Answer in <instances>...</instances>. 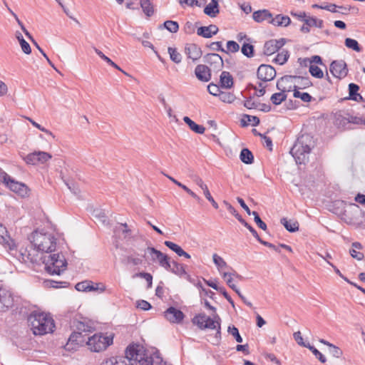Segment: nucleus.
Instances as JSON below:
<instances>
[{
	"label": "nucleus",
	"instance_id": "obj_1",
	"mask_svg": "<svg viewBox=\"0 0 365 365\" xmlns=\"http://www.w3.org/2000/svg\"><path fill=\"white\" fill-rule=\"evenodd\" d=\"M314 147L313 137L309 134H302L297 139L290 153L297 164H305L308 161L309 155Z\"/></svg>",
	"mask_w": 365,
	"mask_h": 365
},
{
	"label": "nucleus",
	"instance_id": "obj_2",
	"mask_svg": "<svg viewBox=\"0 0 365 365\" xmlns=\"http://www.w3.org/2000/svg\"><path fill=\"white\" fill-rule=\"evenodd\" d=\"M28 322L35 335H43L52 332L55 327L52 317L45 313H32L28 317Z\"/></svg>",
	"mask_w": 365,
	"mask_h": 365
},
{
	"label": "nucleus",
	"instance_id": "obj_3",
	"mask_svg": "<svg viewBox=\"0 0 365 365\" xmlns=\"http://www.w3.org/2000/svg\"><path fill=\"white\" fill-rule=\"evenodd\" d=\"M29 240L32 246L41 252H52L56 250V239L51 233L34 232Z\"/></svg>",
	"mask_w": 365,
	"mask_h": 365
},
{
	"label": "nucleus",
	"instance_id": "obj_4",
	"mask_svg": "<svg viewBox=\"0 0 365 365\" xmlns=\"http://www.w3.org/2000/svg\"><path fill=\"white\" fill-rule=\"evenodd\" d=\"M46 271L51 274H61L67 266V262L63 255L53 254L44 257Z\"/></svg>",
	"mask_w": 365,
	"mask_h": 365
},
{
	"label": "nucleus",
	"instance_id": "obj_5",
	"mask_svg": "<svg viewBox=\"0 0 365 365\" xmlns=\"http://www.w3.org/2000/svg\"><path fill=\"white\" fill-rule=\"evenodd\" d=\"M220 319L216 315L213 319L207 317L205 314H199L194 317L192 323L197 325L200 329H216V337H220Z\"/></svg>",
	"mask_w": 365,
	"mask_h": 365
},
{
	"label": "nucleus",
	"instance_id": "obj_6",
	"mask_svg": "<svg viewBox=\"0 0 365 365\" xmlns=\"http://www.w3.org/2000/svg\"><path fill=\"white\" fill-rule=\"evenodd\" d=\"M111 344H113V336H105L103 334H96L91 337H88L86 341L89 349L94 352L105 350Z\"/></svg>",
	"mask_w": 365,
	"mask_h": 365
},
{
	"label": "nucleus",
	"instance_id": "obj_7",
	"mask_svg": "<svg viewBox=\"0 0 365 365\" xmlns=\"http://www.w3.org/2000/svg\"><path fill=\"white\" fill-rule=\"evenodd\" d=\"M144 257H150L152 262H158L159 265L164 269L170 268V258L154 247H148L145 250Z\"/></svg>",
	"mask_w": 365,
	"mask_h": 365
},
{
	"label": "nucleus",
	"instance_id": "obj_8",
	"mask_svg": "<svg viewBox=\"0 0 365 365\" xmlns=\"http://www.w3.org/2000/svg\"><path fill=\"white\" fill-rule=\"evenodd\" d=\"M145 356L143 346L139 344H133L127 347L125 356L123 358H127L134 365H137V363L141 365V361H143Z\"/></svg>",
	"mask_w": 365,
	"mask_h": 365
},
{
	"label": "nucleus",
	"instance_id": "obj_9",
	"mask_svg": "<svg viewBox=\"0 0 365 365\" xmlns=\"http://www.w3.org/2000/svg\"><path fill=\"white\" fill-rule=\"evenodd\" d=\"M51 155L43 151H36L28 154L24 158L27 164L36 165L38 163H44L51 158Z\"/></svg>",
	"mask_w": 365,
	"mask_h": 365
},
{
	"label": "nucleus",
	"instance_id": "obj_10",
	"mask_svg": "<svg viewBox=\"0 0 365 365\" xmlns=\"http://www.w3.org/2000/svg\"><path fill=\"white\" fill-rule=\"evenodd\" d=\"M331 73L339 79L345 78L348 73V68L344 61H334L329 67Z\"/></svg>",
	"mask_w": 365,
	"mask_h": 365
},
{
	"label": "nucleus",
	"instance_id": "obj_11",
	"mask_svg": "<svg viewBox=\"0 0 365 365\" xmlns=\"http://www.w3.org/2000/svg\"><path fill=\"white\" fill-rule=\"evenodd\" d=\"M4 178H4V184L11 191L22 197H24L28 194V188L24 184L14 180L9 175H4Z\"/></svg>",
	"mask_w": 365,
	"mask_h": 365
},
{
	"label": "nucleus",
	"instance_id": "obj_12",
	"mask_svg": "<svg viewBox=\"0 0 365 365\" xmlns=\"http://www.w3.org/2000/svg\"><path fill=\"white\" fill-rule=\"evenodd\" d=\"M13 294L6 288L0 287V312H6L14 304Z\"/></svg>",
	"mask_w": 365,
	"mask_h": 365
},
{
	"label": "nucleus",
	"instance_id": "obj_13",
	"mask_svg": "<svg viewBox=\"0 0 365 365\" xmlns=\"http://www.w3.org/2000/svg\"><path fill=\"white\" fill-rule=\"evenodd\" d=\"M257 76L264 82L270 81L276 76V71L272 66L262 64L257 69Z\"/></svg>",
	"mask_w": 365,
	"mask_h": 365
},
{
	"label": "nucleus",
	"instance_id": "obj_14",
	"mask_svg": "<svg viewBox=\"0 0 365 365\" xmlns=\"http://www.w3.org/2000/svg\"><path fill=\"white\" fill-rule=\"evenodd\" d=\"M0 245H2L8 252H12L15 250V242L8 235L6 228L2 224H0Z\"/></svg>",
	"mask_w": 365,
	"mask_h": 365
},
{
	"label": "nucleus",
	"instance_id": "obj_15",
	"mask_svg": "<svg viewBox=\"0 0 365 365\" xmlns=\"http://www.w3.org/2000/svg\"><path fill=\"white\" fill-rule=\"evenodd\" d=\"M88 341V337L86 334H82L81 331H74L68 338V341L66 344L68 349H74V347H70V345H79L83 346V344H86V341Z\"/></svg>",
	"mask_w": 365,
	"mask_h": 365
},
{
	"label": "nucleus",
	"instance_id": "obj_16",
	"mask_svg": "<svg viewBox=\"0 0 365 365\" xmlns=\"http://www.w3.org/2000/svg\"><path fill=\"white\" fill-rule=\"evenodd\" d=\"M184 314L180 310L170 307L165 312V317L171 323H180L184 319Z\"/></svg>",
	"mask_w": 365,
	"mask_h": 365
},
{
	"label": "nucleus",
	"instance_id": "obj_17",
	"mask_svg": "<svg viewBox=\"0 0 365 365\" xmlns=\"http://www.w3.org/2000/svg\"><path fill=\"white\" fill-rule=\"evenodd\" d=\"M195 74L197 78L202 82H208L211 79L210 68L204 64L195 67Z\"/></svg>",
	"mask_w": 365,
	"mask_h": 365
},
{
	"label": "nucleus",
	"instance_id": "obj_18",
	"mask_svg": "<svg viewBox=\"0 0 365 365\" xmlns=\"http://www.w3.org/2000/svg\"><path fill=\"white\" fill-rule=\"evenodd\" d=\"M185 53L187 58L192 59L193 61L200 58L202 54L201 48L195 43L186 44L185 47Z\"/></svg>",
	"mask_w": 365,
	"mask_h": 365
},
{
	"label": "nucleus",
	"instance_id": "obj_19",
	"mask_svg": "<svg viewBox=\"0 0 365 365\" xmlns=\"http://www.w3.org/2000/svg\"><path fill=\"white\" fill-rule=\"evenodd\" d=\"M203 61L212 66L213 64H217V71H220L223 68V60L222 57L217 53H207L203 57Z\"/></svg>",
	"mask_w": 365,
	"mask_h": 365
},
{
	"label": "nucleus",
	"instance_id": "obj_20",
	"mask_svg": "<svg viewBox=\"0 0 365 365\" xmlns=\"http://www.w3.org/2000/svg\"><path fill=\"white\" fill-rule=\"evenodd\" d=\"M141 365H165V363L160 354L155 351L150 356L146 355L145 359L141 361Z\"/></svg>",
	"mask_w": 365,
	"mask_h": 365
},
{
	"label": "nucleus",
	"instance_id": "obj_21",
	"mask_svg": "<svg viewBox=\"0 0 365 365\" xmlns=\"http://www.w3.org/2000/svg\"><path fill=\"white\" fill-rule=\"evenodd\" d=\"M218 32V28L214 24L208 26H201L197 29V34L204 38H210Z\"/></svg>",
	"mask_w": 365,
	"mask_h": 365
},
{
	"label": "nucleus",
	"instance_id": "obj_22",
	"mask_svg": "<svg viewBox=\"0 0 365 365\" xmlns=\"http://www.w3.org/2000/svg\"><path fill=\"white\" fill-rule=\"evenodd\" d=\"M31 250H29L27 248L21 249L19 252L16 250V245H15V250L12 252H9L11 255H14L18 259V260L23 263H28L29 259V255Z\"/></svg>",
	"mask_w": 365,
	"mask_h": 365
},
{
	"label": "nucleus",
	"instance_id": "obj_23",
	"mask_svg": "<svg viewBox=\"0 0 365 365\" xmlns=\"http://www.w3.org/2000/svg\"><path fill=\"white\" fill-rule=\"evenodd\" d=\"M219 12V4L217 0H211L204 9V13L212 18L215 17Z\"/></svg>",
	"mask_w": 365,
	"mask_h": 365
},
{
	"label": "nucleus",
	"instance_id": "obj_24",
	"mask_svg": "<svg viewBox=\"0 0 365 365\" xmlns=\"http://www.w3.org/2000/svg\"><path fill=\"white\" fill-rule=\"evenodd\" d=\"M165 269L180 277H182L183 275H187V277H189V275L187 274V272L185 269L183 264H180L175 261L170 260V268Z\"/></svg>",
	"mask_w": 365,
	"mask_h": 365
},
{
	"label": "nucleus",
	"instance_id": "obj_25",
	"mask_svg": "<svg viewBox=\"0 0 365 365\" xmlns=\"http://www.w3.org/2000/svg\"><path fill=\"white\" fill-rule=\"evenodd\" d=\"M102 365H134L127 358L123 356L111 357L103 361Z\"/></svg>",
	"mask_w": 365,
	"mask_h": 365
},
{
	"label": "nucleus",
	"instance_id": "obj_26",
	"mask_svg": "<svg viewBox=\"0 0 365 365\" xmlns=\"http://www.w3.org/2000/svg\"><path fill=\"white\" fill-rule=\"evenodd\" d=\"M252 18L256 22H262L264 20L272 18V13L267 9L258 10L253 13Z\"/></svg>",
	"mask_w": 365,
	"mask_h": 365
},
{
	"label": "nucleus",
	"instance_id": "obj_27",
	"mask_svg": "<svg viewBox=\"0 0 365 365\" xmlns=\"http://www.w3.org/2000/svg\"><path fill=\"white\" fill-rule=\"evenodd\" d=\"M292 79H294L295 82L297 83V86L295 85L294 86V88L297 90L304 89L312 86L309 77L292 76Z\"/></svg>",
	"mask_w": 365,
	"mask_h": 365
},
{
	"label": "nucleus",
	"instance_id": "obj_28",
	"mask_svg": "<svg viewBox=\"0 0 365 365\" xmlns=\"http://www.w3.org/2000/svg\"><path fill=\"white\" fill-rule=\"evenodd\" d=\"M269 22L277 26H287L290 24L291 19L288 16L278 14L275 17H272Z\"/></svg>",
	"mask_w": 365,
	"mask_h": 365
},
{
	"label": "nucleus",
	"instance_id": "obj_29",
	"mask_svg": "<svg viewBox=\"0 0 365 365\" xmlns=\"http://www.w3.org/2000/svg\"><path fill=\"white\" fill-rule=\"evenodd\" d=\"M220 83L222 88H230L233 86L232 75L227 71H222L220 76Z\"/></svg>",
	"mask_w": 365,
	"mask_h": 365
},
{
	"label": "nucleus",
	"instance_id": "obj_30",
	"mask_svg": "<svg viewBox=\"0 0 365 365\" xmlns=\"http://www.w3.org/2000/svg\"><path fill=\"white\" fill-rule=\"evenodd\" d=\"M183 120L189 128L196 133L202 134L205 130V128L202 125H197L187 116H185Z\"/></svg>",
	"mask_w": 365,
	"mask_h": 365
},
{
	"label": "nucleus",
	"instance_id": "obj_31",
	"mask_svg": "<svg viewBox=\"0 0 365 365\" xmlns=\"http://www.w3.org/2000/svg\"><path fill=\"white\" fill-rule=\"evenodd\" d=\"M280 221L287 231L294 232L299 230V223L297 221L288 220L285 217L282 218Z\"/></svg>",
	"mask_w": 365,
	"mask_h": 365
},
{
	"label": "nucleus",
	"instance_id": "obj_32",
	"mask_svg": "<svg viewBox=\"0 0 365 365\" xmlns=\"http://www.w3.org/2000/svg\"><path fill=\"white\" fill-rule=\"evenodd\" d=\"M259 122L258 117L247 114H245L241 120V124L242 126H247L249 125L257 126L259 124Z\"/></svg>",
	"mask_w": 365,
	"mask_h": 365
},
{
	"label": "nucleus",
	"instance_id": "obj_33",
	"mask_svg": "<svg viewBox=\"0 0 365 365\" xmlns=\"http://www.w3.org/2000/svg\"><path fill=\"white\" fill-rule=\"evenodd\" d=\"M240 158L245 164H251L254 160L253 154L248 148H243L241 150Z\"/></svg>",
	"mask_w": 365,
	"mask_h": 365
},
{
	"label": "nucleus",
	"instance_id": "obj_34",
	"mask_svg": "<svg viewBox=\"0 0 365 365\" xmlns=\"http://www.w3.org/2000/svg\"><path fill=\"white\" fill-rule=\"evenodd\" d=\"M16 37L18 39L21 49L26 54H30L31 53V48L28 42L24 38L22 34L19 31H16Z\"/></svg>",
	"mask_w": 365,
	"mask_h": 365
},
{
	"label": "nucleus",
	"instance_id": "obj_35",
	"mask_svg": "<svg viewBox=\"0 0 365 365\" xmlns=\"http://www.w3.org/2000/svg\"><path fill=\"white\" fill-rule=\"evenodd\" d=\"M74 326L76 327L77 331H81L82 334L91 333L93 331V327L89 325L88 323H85L83 322H76V323H73Z\"/></svg>",
	"mask_w": 365,
	"mask_h": 365
},
{
	"label": "nucleus",
	"instance_id": "obj_36",
	"mask_svg": "<svg viewBox=\"0 0 365 365\" xmlns=\"http://www.w3.org/2000/svg\"><path fill=\"white\" fill-rule=\"evenodd\" d=\"M121 262L126 265L132 264L136 266L141 264L143 259L133 255H126L122 258Z\"/></svg>",
	"mask_w": 365,
	"mask_h": 365
},
{
	"label": "nucleus",
	"instance_id": "obj_37",
	"mask_svg": "<svg viewBox=\"0 0 365 365\" xmlns=\"http://www.w3.org/2000/svg\"><path fill=\"white\" fill-rule=\"evenodd\" d=\"M212 259L213 262L217 266L219 272H220L221 273L222 272L223 269L229 267L227 262L224 260V259L219 256L218 255L214 254L212 255Z\"/></svg>",
	"mask_w": 365,
	"mask_h": 365
},
{
	"label": "nucleus",
	"instance_id": "obj_38",
	"mask_svg": "<svg viewBox=\"0 0 365 365\" xmlns=\"http://www.w3.org/2000/svg\"><path fill=\"white\" fill-rule=\"evenodd\" d=\"M140 4L146 16H151L153 14L154 10L150 0H140Z\"/></svg>",
	"mask_w": 365,
	"mask_h": 365
},
{
	"label": "nucleus",
	"instance_id": "obj_39",
	"mask_svg": "<svg viewBox=\"0 0 365 365\" xmlns=\"http://www.w3.org/2000/svg\"><path fill=\"white\" fill-rule=\"evenodd\" d=\"M287 98V94L284 92H279L274 93L271 98L270 101L274 105H279L282 102L285 101Z\"/></svg>",
	"mask_w": 365,
	"mask_h": 365
},
{
	"label": "nucleus",
	"instance_id": "obj_40",
	"mask_svg": "<svg viewBox=\"0 0 365 365\" xmlns=\"http://www.w3.org/2000/svg\"><path fill=\"white\" fill-rule=\"evenodd\" d=\"M344 43H345V46L349 48H351L356 52L361 51V48L360 47L358 41L355 39H353L351 38H346L345 39Z\"/></svg>",
	"mask_w": 365,
	"mask_h": 365
},
{
	"label": "nucleus",
	"instance_id": "obj_41",
	"mask_svg": "<svg viewBox=\"0 0 365 365\" xmlns=\"http://www.w3.org/2000/svg\"><path fill=\"white\" fill-rule=\"evenodd\" d=\"M29 250L31 251L30 252L29 262L32 264L38 263L39 260L42 259V257L39 255L40 251L35 247H34V248L31 247Z\"/></svg>",
	"mask_w": 365,
	"mask_h": 365
},
{
	"label": "nucleus",
	"instance_id": "obj_42",
	"mask_svg": "<svg viewBox=\"0 0 365 365\" xmlns=\"http://www.w3.org/2000/svg\"><path fill=\"white\" fill-rule=\"evenodd\" d=\"M294 97L300 98L302 101L305 103H309L312 101V97L308 93H302L299 91V90L294 88Z\"/></svg>",
	"mask_w": 365,
	"mask_h": 365
},
{
	"label": "nucleus",
	"instance_id": "obj_43",
	"mask_svg": "<svg viewBox=\"0 0 365 365\" xmlns=\"http://www.w3.org/2000/svg\"><path fill=\"white\" fill-rule=\"evenodd\" d=\"M133 277V278L140 277V278L145 279L148 283L147 288L150 289L152 287L153 276L150 273H147V272H138V273L135 274Z\"/></svg>",
	"mask_w": 365,
	"mask_h": 365
},
{
	"label": "nucleus",
	"instance_id": "obj_44",
	"mask_svg": "<svg viewBox=\"0 0 365 365\" xmlns=\"http://www.w3.org/2000/svg\"><path fill=\"white\" fill-rule=\"evenodd\" d=\"M277 51V49L276 48V46H274V44L273 43V42L269 40L268 41H267L265 43H264V53L267 56H270L274 53H276Z\"/></svg>",
	"mask_w": 365,
	"mask_h": 365
},
{
	"label": "nucleus",
	"instance_id": "obj_45",
	"mask_svg": "<svg viewBox=\"0 0 365 365\" xmlns=\"http://www.w3.org/2000/svg\"><path fill=\"white\" fill-rule=\"evenodd\" d=\"M168 53L170 54V59L176 63H180L182 61V56L180 53H178L176 50V48L169 47L168 48Z\"/></svg>",
	"mask_w": 365,
	"mask_h": 365
},
{
	"label": "nucleus",
	"instance_id": "obj_46",
	"mask_svg": "<svg viewBox=\"0 0 365 365\" xmlns=\"http://www.w3.org/2000/svg\"><path fill=\"white\" fill-rule=\"evenodd\" d=\"M292 79V76H285L284 77H282L277 83V88L278 90H279L281 92L286 93L287 89L284 84L287 82H289V80Z\"/></svg>",
	"mask_w": 365,
	"mask_h": 365
},
{
	"label": "nucleus",
	"instance_id": "obj_47",
	"mask_svg": "<svg viewBox=\"0 0 365 365\" xmlns=\"http://www.w3.org/2000/svg\"><path fill=\"white\" fill-rule=\"evenodd\" d=\"M242 53L247 57L250 58L254 56V46L250 43H245L241 48Z\"/></svg>",
	"mask_w": 365,
	"mask_h": 365
},
{
	"label": "nucleus",
	"instance_id": "obj_48",
	"mask_svg": "<svg viewBox=\"0 0 365 365\" xmlns=\"http://www.w3.org/2000/svg\"><path fill=\"white\" fill-rule=\"evenodd\" d=\"M289 53L287 51H282L281 53H279L274 58V61L279 65H283L287 62L289 58Z\"/></svg>",
	"mask_w": 365,
	"mask_h": 365
},
{
	"label": "nucleus",
	"instance_id": "obj_49",
	"mask_svg": "<svg viewBox=\"0 0 365 365\" xmlns=\"http://www.w3.org/2000/svg\"><path fill=\"white\" fill-rule=\"evenodd\" d=\"M219 98L222 102L229 103H232L235 99V96L232 93L224 91L220 93Z\"/></svg>",
	"mask_w": 365,
	"mask_h": 365
},
{
	"label": "nucleus",
	"instance_id": "obj_50",
	"mask_svg": "<svg viewBox=\"0 0 365 365\" xmlns=\"http://www.w3.org/2000/svg\"><path fill=\"white\" fill-rule=\"evenodd\" d=\"M307 348L309 349L312 352V354L319 359V361L321 363L324 364L327 361L326 357L314 346L308 344V346H307Z\"/></svg>",
	"mask_w": 365,
	"mask_h": 365
},
{
	"label": "nucleus",
	"instance_id": "obj_51",
	"mask_svg": "<svg viewBox=\"0 0 365 365\" xmlns=\"http://www.w3.org/2000/svg\"><path fill=\"white\" fill-rule=\"evenodd\" d=\"M359 90V86L357 84L354 83H351L349 84V96L348 99H356V96L359 94L358 91Z\"/></svg>",
	"mask_w": 365,
	"mask_h": 365
},
{
	"label": "nucleus",
	"instance_id": "obj_52",
	"mask_svg": "<svg viewBox=\"0 0 365 365\" xmlns=\"http://www.w3.org/2000/svg\"><path fill=\"white\" fill-rule=\"evenodd\" d=\"M91 282L89 280L83 281L76 284L75 288L78 292H89Z\"/></svg>",
	"mask_w": 365,
	"mask_h": 365
},
{
	"label": "nucleus",
	"instance_id": "obj_53",
	"mask_svg": "<svg viewBox=\"0 0 365 365\" xmlns=\"http://www.w3.org/2000/svg\"><path fill=\"white\" fill-rule=\"evenodd\" d=\"M309 73L312 76L317 78H322L324 76L322 70L317 66L311 65L309 66Z\"/></svg>",
	"mask_w": 365,
	"mask_h": 365
},
{
	"label": "nucleus",
	"instance_id": "obj_54",
	"mask_svg": "<svg viewBox=\"0 0 365 365\" xmlns=\"http://www.w3.org/2000/svg\"><path fill=\"white\" fill-rule=\"evenodd\" d=\"M164 26L171 33H176L179 29V25L176 21H166Z\"/></svg>",
	"mask_w": 365,
	"mask_h": 365
},
{
	"label": "nucleus",
	"instance_id": "obj_55",
	"mask_svg": "<svg viewBox=\"0 0 365 365\" xmlns=\"http://www.w3.org/2000/svg\"><path fill=\"white\" fill-rule=\"evenodd\" d=\"M324 9L329 11L331 12H333V13L339 12V13H341V14H346V12L344 11L347 10L346 8H345L344 6H337L336 5L332 4L325 6Z\"/></svg>",
	"mask_w": 365,
	"mask_h": 365
},
{
	"label": "nucleus",
	"instance_id": "obj_56",
	"mask_svg": "<svg viewBox=\"0 0 365 365\" xmlns=\"http://www.w3.org/2000/svg\"><path fill=\"white\" fill-rule=\"evenodd\" d=\"M228 332L232 334L235 340L238 342V343H242V336H240V333H239V330L237 327H235V326H230L228 327Z\"/></svg>",
	"mask_w": 365,
	"mask_h": 365
},
{
	"label": "nucleus",
	"instance_id": "obj_57",
	"mask_svg": "<svg viewBox=\"0 0 365 365\" xmlns=\"http://www.w3.org/2000/svg\"><path fill=\"white\" fill-rule=\"evenodd\" d=\"M240 49V46L239 44L234 41H228L227 43V50H225V51H227L226 53H227L228 52H232V53H235V52H237Z\"/></svg>",
	"mask_w": 365,
	"mask_h": 365
},
{
	"label": "nucleus",
	"instance_id": "obj_58",
	"mask_svg": "<svg viewBox=\"0 0 365 365\" xmlns=\"http://www.w3.org/2000/svg\"><path fill=\"white\" fill-rule=\"evenodd\" d=\"M329 352L330 354H331L334 357L336 358H339L343 353L340 348L334 344L329 345Z\"/></svg>",
	"mask_w": 365,
	"mask_h": 365
},
{
	"label": "nucleus",
	"instance_id": "obj_59",
	"mask_svg": "<svg viewBox=\"0 0 365 365\" xmlns=\"http://www.w3.org/2000/svg\"><path fill=\"white\" fill-rule=\"evenodd\" d=\"M106 290V286L103 283L94 284L92 281L91 282L89 292L96 291L99 292H103Z\"/></svg>",
	"mask_w": 365,
	"mask_h": 365
},
{
	"label": "nucleus",
	"instance_id": "obj_60",
	"mask_svg": "<svg viewBox=\"0 0 365 365\" xmlns=\"http://www.w3.org/2000/svg\"><path fill=\"white\" fill-rule=\"evenodd\" d=\"M252 215L254 216V220L255 222H256V224L257 225V226L261 228L262 230H267V225L265 224V222H264L261 218L259 217L258 213L255 211H253L252 212Z\"/></svg>",
	"mask_w": 365,
	"mask_h": 365
},
{
	"label": "nucleus",
	"instance_id": "obj_61",
	"mask_svg": "<svg viewBox=\"0 0 365 365\" xmlns=\"http://www.w3.org/2000/svg\"><path fill=\"white\" fill-rule=\"evenodd\" d=\"M180 187L183 189L188 195H190L192 197H193L198 203H200L202 202V199L195 194L193 191H192L189 187H187L186 185L180 183L179 185Z\"/></svg>",
	"mask_w": 365,
	"mask_h": 365
},
{
	"label": "nucleus",
	"instance_id": "obj_62",
	"mask_svg": "<svg viewBox=\"0 0 365 365\" xmlns=\"http://www.w3.org/2000/svg\"><path fill=\"white\" fill-rule=\"evenodd\" d=\"M293 336L297 343L303 347L307 348V346H308V344H310L308 342L307 343L304 341L303 338L302 336V334L299 331L294 332Z\"/></svg>",
	"mask_w": 365,
	"mask_h": 365
},
{
	"label": "nucleus",
	"instance_id": "obj_63",
	"mask_svg": "<svg viewBox=\"0 0 365 365\" xmlns=\"http://www.w3.org/2000/svg\"><path fill=\"white\" fill-rule=\"evenodd\" d=\"M259 102L255 101L252 98H247L244 102V106L248 109H257Z\"/></svg>",
	"mask_w": 365,
	"mask_h": 365
},
{
	"label": "nucleus",
	"instance_id": "obj_64",
	"mask_svg": "<svg viewBox=\"0 0 365 365\" xmlns=\"http://www.w3.org/2000/svg\"><path fill=\"white\" fill-rule=\"evenodd\" d=\"M207 90H208V92L212 95V96H218L220 95V93H221L220 90V87L216 85V84H214V83H210L208 86H207Z\"/></svg>",
	"mask_w": 365,
	"mask_h": 365
}]
</instances>
